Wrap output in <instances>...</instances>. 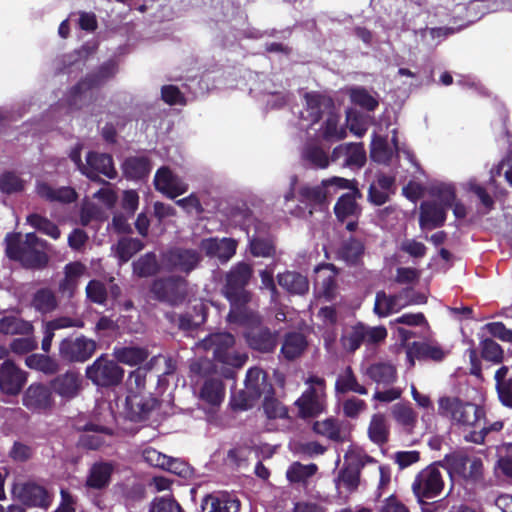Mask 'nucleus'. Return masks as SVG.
Wrapping results in <instances>:
<instances>
[{
	"instance_id": "nucleus-1",
	"label": "nucleus",
	"mask_w": 512,
	"mask_h": 512,
	"mask_svg": "<svg viewBox=\"0 0 512 512\" xmlns=\"http://www.w3.org/2000/svg\"><path fill=\"white\" fill-rule=\"evenodd\" d=\"M254 270L251 264L241 261L234 264L225 275L222 294L230 305L227 320L230 323L247 324L252 319L249 304L253 293L247 286L253 277Z\"/></svg>"
},
{
	"instance_id": "nucleus-2",
	"label": "nucleus",
	"mask_w": 512,
	"mask_h": 512,
	"mask_svg": "<svg viewBox=\"0 0 512 512\" xmlns=\"http://www.w3.org/2000/svg\"><path fill=\"white\" fill-rule=\"evenodd\" d=\"M4 242L7 257L23 267L41 269L48 264L49 258L45 252L48 243L34 232L27 233L24 239L21 233L10 232L6 234Z\"/></svg>"
},
{
	"instance_id": "nucleus-3",
	"label": "nucleus",
	"mask_w": 512,
	"mask_h": 512,
	"mask_svg": "<svg viewBox=\"0 0 512 512\" xmlns=\"http://www.w3.org/2000/svg\"><path fill=\"white\" fill-rule=\"evenodd\" d=\"M235 338L228 332L210 334L202 341V346L207 351H212L215 361L229 366L223 371L225 378H233V369H239L248 360L245 353H239L234 349Z\"/></svg>"
},
{
	"instance_id": "nucleus-4",
	"label": "nucleus",
	"mask_w": 512,
	"mask_h": 512,
	"mask_svg": "<svg viewBox=\"0 0 512 512\" xmlns=\"http://www.w3.org/2000/svg\"><path fill=\"white\" fill-rule=\"evenodd\" d=\"M438 415L452 424L475 427L485 420V409L481 405L462 400L458 396H442L438 399Z\"/></svg>"
},
{
	"instance_id": "nucleus-5",
	"label": "nucleus",
	"mask_w": 512,
	"mask_h": 512,
	"mask_svg": "<svg viewBox=\"0 0 512 512\" xmlns=\"http://www.w3.org/2000/svg\"><path fill=\"white\" fill-rule=\"evenodd\" d=\"M437 464L448 472L451 479L459 478L476 483L483 477V461L478 457L470 458L464 451L446 454Z\"/></svg>"
},
{
	"instance_id": "nucleus-6",
	"label": "nucleus",
	"mask_w": 512,
	"mask_h": 512,
	"mask_svg": "<svg viewBox=\"0 0 512 512\" xmlns=\"http://www.w3.org/2000/svg\"><path fill=\"white\" fill-rule=\"evenodd\" d=\"M85 376L97 387L111 388L122 383L124 369L107 354H101L86 367Z\"/></svg>"
},
{
	"instance_id": "nucleus-7",
	"label": "nucleus",
	"mask_w": 512,
	"mask_h": 512,
	"mask_svg": "<svg viewBox=\"0 0 512 512\" xmlns=\"http://www.w3.org/2000/svg\"><path fill=\"white\" fill-rule=\"evenodd\" d=\"M437 461L419 471L411 485L417 502L423 499H433L441 495L444 489V480Z\"/></svg>"
},
{
	"instance_id": "nucleus-8",
	"label": "nucleus",
	"mask_w": 512,
	"mask_h": 512,
	"mask_svg": "<svg viewBox=\"0 0 512 512\" xmlns=\"http://www.w3.org/2000/svg\"><path fill=\"white\" fill-rule=\"evenodd\" d=\"M97 342L83 334L70 335L62 339L58 345V356L63 362L85 363L95 354Z\"/></svg>"
},
{
	"instance_id": "nucleus-9",
	"label": "nucleus",
	"mask_w": 512,
	"mask_h": 512,
	"mask_svg": "<svg viewBox=\"0 0 512 512\" xmlns=\"http://www.w3.org/2000/svg\"><path fill=\"white\" fill-rule=\"evenodd\" d=\"M203 260L201 252L193 248L174 246L161 255L164 268L170 272H180L189 275L197 269Z\"/></svg>"
},
{
	"instance_id": "nucleus-10",
	"label": "nucleus",
	"mask_w": 512,
	"mask_h": 512,
	"mask_svg": "<svg viewBox=\"0 0 512 512\" xmlns=\"http://www.w3.org/2000/svg\"><path fill=\"white\" fill-rule=\"evenodd\" d=\"M150 292L160 302L171 305L182 303L187 295V281L181 276L171 275L153 280Z\"/></svg>"
},
{
	"instance_id": "nucleus-11",
	"label": "nucleus",
	"mask_w": 512,
	"mask_h": 512,
	"mask_svg": "<svg viewBox=\"0 0 512 512\" xmlns=\"http://www.w3.org/2000/svg\"><path fill=\"white\" fill-rule=\"evenodd\" d=\"M345 458L346 462L339 470L335 484L338 489L343 486L351 494L359 487L362 469L369 463H375L376 460L367 454L346 455Z\"/></svg>"
},
{
	"instance_id": "nucleus-12",
	"label": "nucleus",
	"mask_w": 512,
	"mask_h": 512,
	"mask_svg": "<svg viewBox=\"0 0 512 512\" xmlns=\"http://www.w3.org/2000/svg\"><path fill=\"white\" fill-rule=\"evenodd\" d=\"M117 66L113 61H107L100 65L94 72L88 73L69 89L68 98L70 103L85 94L86 92L103 86L116 74Z\"/></svg>"
},
{
	"instance_id": "nucleus-13",
	"label": "nucleus",
	"mask_w": 512,
	"mask_h": 512,
	"mask_svg": "<svg viewBox=\"0 0 512 512\" xmlns=\"http://www.w3.org/2000/svg\"><path fill=\"white\" fill-rule=\"evenodd\" d=\"M82 175L96 183H106L101 176L115 179L118 175L111 154L89 151L85 157V167Z\"/></svg>"
},
{
	"instance_id": "nucleus-14",
	"label": "nucleus",
	"mask_w": 512,
	"mask_h": 512,
	"mask_svg": "<svg viewBox=\"0 0 512 512\" xmlns=\"http://www.w3.org/2000/svg\"><path fill=\"white\" fill-rule=\"evenodd\" d=\"M22 405L31 412L47 413L55 407V399L50 383H31L23 393Z\"/></svg>"
},
{
	"instance_id": "nucleus-15",
	"label": "nucleus",
	"mask_w": 512,
	"mask_h": 512,
	"mask_svg": "<svg viewBox=\"0 0 512 512\" xmlns=\"http://www.w3.org/2000/svg\"><path fill=\"white\" fill-rule=\"evenodd\" d=\"M412 288L407 287L396 294H387L384 290L376 292L373 312L380 318L387 317L409 306L408 297Z\"/></svg>"
},
{
	"instance_id": "nucleus-16",
	"label": "nucleus",
	"mask_w": 512,
	"mask_h": 512,
	"mask_svg": "<svg viewBox=\"0 0 512 512\" xmlns=\"http://www.w3.org/2000/svg\"><path fill=\"white\" fill-rule=\"evenodd\" d=\"M13 493L19 501L28 507L48 508L52 501V495L48 490L35 482L16 484Z\"/></svg>"
},
{
	"instance_id": "nucleus-17",
	"label": "nucleus",
	"mask_w": 512,
	"mask_h": 512,
	"mask_svg": "<svg viewBox=\"0 0 512 512\" xmlns=\"http://www.w3.org/2000/svg\"><path fill=\"white\" fill-rule=\"evenodd\" d=\"M49 383L53 393L65 401L76 398L82 390L81 374L74 369H68L62 374H57Z\"/></svg>"
},
{
	"instance_id": "nucleus-18",
	"label": "nucleus",
	"mask_w": 512,
	"mask_h": 512,
	"mask_svg": "<svg viewBox=\"0 0 512 512\" xmlns=\"http://www.w3.org/2000/svg\"><path fill=\"white\" fill-rule=\"evenodd\" d=\"M154 184L156 190L170 199L186 193L189 188L188 184L167 166L160 167L156 171Z\"/></svg>"
},
{
	"instance_id": "nucleus-19",
	"label": "nucleus",
	"mask_w": 512,
	"mask_h": 512,
	"mask_svg": "<svg viewBox=\"0 0 512 512\" xmlns=\"http://www.w3.org/2000/svg\"><path fill=\"white\" fill-rule=\"evenodd\" d=\"M125 405L130 420L140 422L149 418L151 412L159 406V401L152 396L139 392H128Z\"/></svg>"
},
{
	"instance_id": "nucleus-20",
	"label": "nucleus",
	"mask_w": 512,
	"mask_h": 512,
	"mask_svg": "<svg viewBox=\"0 0 512 512\" xmlns=\"http://www.w3.org/2000/svg\"><path fill=\"white\" fill-rule=\"evenodd\" d=\"M238 242L233 238H207L200 243V248L208 257H216L221 262H227L236 253Z\"/></svg>"
},
{
	"instance_id": "nucleus-21",
	"label": "nucleus",
	"mask_w": 512,
	"mask_h": 512,
	"mask_svg": "<svg viewBox=\"0 0 512 512\" xmlns=\"http://www.w3.org/2000/svg\"><path fill=\"white\" fill-rule=\"evenodd\" d=\"M304 99L308 118L312 124L318 123L323 118L324 114L335 110L333 99L319 92H307L304 95Z\"/></svg>"
},
{
	"instance_id": "nucleus-22",
	"label": "nucleus",
	"mask_w": 512,
	"mask_h": 512,
	"mask_svg": "<svg viewBox=\"0 0 512 512\" xmlns=\"http://www.w3.org/2000/svg\"><path fill=\"white\" fill-rule=\"evenodd\" d=\"M447 208L436 201H423L420 204L419 226L421 229L442 227L447 218Z\"/></svg>"
},
{
	"instance_id": "nucleus-23",
	"label": "nucleus",
	"mask_w": 512,
	"mask_h": 512,
	"mask_svg": "<svg viewBox=\"0 0 512 512\" xmlns=\"http://www.w3.org/2000/svg\"><path fill=\"white\" fill-rule=\"evenodd\" d=\"M201 507L208 512H239L241 503L233 494L214 492L203 498Z\"/></svg>"
},
{
	"instance_id": "nucleus-24",
	"label": "nucleus",
	"mask_w": 512,
	"mask_h": 512,
	"mask_svg": "<svg viewBox=\"0 0 512 512\" xmlns=\"http://www.w3.org/2000/svg\"><path fill=\"white\" fill-rule=\"evenodd\" d=\"M115 464L110 461H98L90 467L85 486L94 490H102L109 486Z\"/></svg>"
},
{
	"instance_id": "nucleus-25",
	"label": "nucleus",
	"mask_w": 512,
	"mask_h": 512,
	"mask_svg": "<svg viewBox=\"0 0 512 512\" xmlns=\"http://www.w3.org/2000/svg\"><path fill=\"white\" fill-rule=\"evenodd\" d=\"M308 348L307 337L298 331H289L284 334L280 356L286 361H294L303 356Z\"/></svg>"
},
{
	"instance_id": "nucleus-26",
	"label": "nucleus",
	"mask_w": 512,
	"mask_h": 512,
	"mask_svg": "<svg viewBox=\"0 0 512 512\" xmlns=\"http://www.w3.org/2000/svg\"><path fill=\"white\" fill-rule=\"evenodd\" d=\"M328 196L329 191L326 185H324V180H322L319 185L311 186L309 184H303L297 189L298 202L310 208V214H312L314 208L325 205Z\"/></svg>"
},
{
	"instance_id": "nucleus-27",
	"label": "nucleus",
	"mask_w": 512,
	"mask_h": 512,
	"mask_svg": "<svg viewBox=\"0 0 512 512\" xmlns=\"http://www.w3.org/2000/svg\"><path fill=\"white\" fill-rule=\"evenodd\" d=\"M406 354L411 367L415 365V359L439 362L446 355L441 346L419 341H414L408 345Z\"/></svg>"
},
{
	"instance_id": "nucleus-28",
	"label": "nucleus",
	"mask_w": 512,
	"mask_h": 512,
	"mask_svg": "<svg viewBox=\"0 0 512 512\" xmlns=\"http://www.w3.org/2000/svg\"><path fill=\"white\" fill-rule=\"evenodd\" d=\"M345 156L344 164L348 167H362L366 163V152L363 143H346L336 146L331 154V161Z\"/></svg>"
},
{
	"instance_id": "nucleus-29",
	"label": "nucleus",
	"mask_w": 512,
	"mask_h": 512,
	"mask_svg": "<svg viewBox=\"0 0 512 512\" xmlns=\"http://www.w3.org/2000/svg\"><path fill=\"white\" fill-rule=\"evenodd\" d=\"M249 347L261 353L273 352L278 343V333L267 327L253 329L246 334Z\"/></svg>"
},
{
	"instance_id": "nucleus-30",
	"label": "nucleus",
	"mask_w": 512,
	"mask_h": 512,
	"mask_svg": "<svg viewBox=\"0 0 512 512\" xmlns=\"http://www.w3.org/2000/svg\"><path fill=\"white\" fill-rule=\"evenodd\" d=\"M151 169V161L144 155L127 157L122 164L123 175L128 180H144Z\"/></svg>"
},
{
	"instance_id": "nucleus-31",
	"label": "nucleus",
	"mask_w": 512,
	"mask_h": 512,
	"mask_svg": "<svg viewBox=\"0 0 512 512\" xmlns=\"http://www.w3.org/2000/svg\"><path fill=\"white\" fill-rule=\"evenodd\" d=\"M85 266L81 262H70L64 267V278L59 282V292L72 298L78 287L79 278L84 274Z\"/></svg>"
},
{
	"instance_id": "nucleus-32",
	"label": "nucleus",
	"mask_w": 512,
	"mask_h": 512,
	"mask_svg": "<svg viewBox=\"0 0 512 512\" xmlns=\"http://www.w3.org/2000/svg\"><path fill=\"white\" fill-rule=\"evenodd\" d=\"M280 287L292 295H305L309 291V280L306 276L296 271H285L277 275Z\"/></svg>"
},
{
	"instance_id": "nucleus-33",
	"label": "nucleus",
	"mask_w": 512,
	"mask_h": 512,
	"mask_svg": "<svg viewBox=\"0 0 512 512\" xmlns=\"http://www.w3.org/2000/svg\"><path fill=\"white\" fill-rule=\"evenodd\" d=\"M365 375L377 384L389 386L397 380V369L389 362H377L366 368Z\"/></svg>"
},
{
	"instance_id": "nucleus-34",
	"label": "nucleus",
	"mask_w": 512,
	"mask_h": 512,
	"mask_svg": "<svg viewBox=\"0 0 512 512\" xmlns=\"http://www.w3.org/2000/svg\"><path fill=\"white\" fill-rule=\"evenodd\" d=\"M199 398L211 407H219L225 398V385L220 379L208 378L200 389Z\"/></svg>"
},
{
	"instance_id": "nucleus-35",
	"label": "nucleus",
	"mask_w": 512,
	"mask_h": 512,
	"mask_svg": "<svg viewBox=\"0 0 512 512\" xmlns=\"http://www.w3.org/2000/svg\"><path fill=\"white\" fill-rule=\"evenodd\" d=\"M113 356L117 363L128 366H137L142 364L149 357L148 349L136 346L114 347Z\"/></svg>"
},
{
	"instance_id": "nucleus-36",
	"label": "nucleus",
	"mask_w": 512,
	"mask_h": 512,
	"mask_svg": "<svg viewBox=\"0 0 512 512\" xmlns=\"http://www.w3.org/2000/svg\"><path fill=\"white\" fill-rule=\"evenodd\" d=\"M25 364L28 368L43 373L44 375H56L61 370L58 359L46 354H31L26 357Z\"/></svg>"
},
{
	"instance_id": "nucleus-37",
	"label": "nucleus",
	"mask_w": 512,
	"mask_h": 512,
	"mask_svg": "<svg viewBox=\"0 0 512 512\" xmlns=\"http://www.w3.org/2000/svg\"><path fill=\"white\" fill-rule=\"evenodd\" d=\"M38 195L50 202L72 203L77 199L76 191L71 187L53 188L48 183H41L37 186Z\"/></svg>"
},
{
	"instance_id": "nucleus-38",
	"label": "nucleus",
	"mask_w": 512,
	"mask_h": 512,
	"mask_svg": "<svg viewBox=\"0 0 512 512\" xmlns=\"http://www.w3.org/2000/svg\"><path fill=\"white\" fill-rule=\"evenodd\" d=\"M369 439L378 446L388 443L390 437V426L384 414H373L368 426Z\"/></svg>"
},
{
	"instance_id": "nucleus-39",
	"label": "nucleus",
	"mask_w": 512,
	"mask_h": 512,
	"mask_svg": "<svg viewBox=\"0 0 512 512\" xmlns=\"http://www.w3.org/2000/svg\"><path fill=\"white\" fill-rule=\"evenodd\" d=\"M313 431L329 440L337 443H344L347 441L346 434L343 433L341 423L338 419L330 417L322 421H315L313 423Z\"/></svg>"
},
{
	"instance_id": "nucleus-40",
	"label": "nucleus",
	"mask_w": 512,
	"mask_h": 512,
	"mask_svg": "<svg viewBox=\"0 0 512 512\" xmlns=\"http://www.w3.org/2000/svg\"><path fill=\"white\" fill-rule=\"evenodd\" d=\"M335 390L340 394H346L349 392L357 393L360 395L368 394V389L358 382L351 366H347L343 373L338 375L335 382Z\"/></svg>"
},
{
	"instance_id": "nucleus-41",
	"label": "nucleus",
	"mask_w": 512,
	"mask_h": 512,
	"mask_svg": "<svg viewBox=\"0 0 512 512\" xmlns=\"http://www.w3.org/2000/svg\"><path fill=\"white\" fill-rule=\"evenodd\" d=\"M302 159L315 169H326L331 160L328 153L317 143L308 142L302 149Z\"/></svg>"
},
{
	"instance_id": "nucleus-42",
	"label": "nucleus",
	"mask_w": 512,
	"mask_h": 512,
	"mask_svg": "<svg viewBox=\"0 0 512 512\" xmlns=\"http://www.w3.org/2000/svg\"><path fill=\"white\" fill-rule=\"evenodd\" d=\"M340 116L332 110L320 128V137L326 142H335L347 136L346 129L339 127Z\"/></svg>"
},
{
	"instance_id": "nucleus-43",
	"label": "nucleus",
	"mask_w": 512,
	"mask_h": 512,
	"mask_svg": "<svg viewBox=\"0 0 512 512\" xmlns=\"http://www.w3.org/2000/svg\"><path fill=\"white\" fill-rule=\"evenodd\" d=\"M82 430L85 433L79 437L78 446L88 450H97L104 444L102 436L91 435L89 432L110 434L109 428L94 423L85 424Z\"/></svg>"
},
{
	"instance_id": "nucleus-44",
	"label": "nucleus",
	"mask_w": 512,
	"mask_h": 512,
	"mask_svg": "<svg viewBox=\"0 0 512 512\" xmlns=\"http://www.w3.org/2000/svg\"><path fill=\"white\" fill-rule=\"evenodd\" d=\"M34 328L31 322L14 315L0 318V333L5 335H30Z\"/></svg>"
},
{
	"instance_id": "nucleus-45",
	"label": "nucleus",
	"mask_w": 512,
	"mask_h": 512,
	"mask_svg": "<svg viewBox=\"0 0 512 512\" xmlns=\"http://www.w3.org/2000/svg\"><path fill=\"white\" fill-rule=\"evenodd\" d=\"M133 273L140 278L155 276L160 271V264L154 252L141 255L132 263Z\"/></svg>"
},
{
	"instance_id": "nucleus-46",
	"label": "nucleus",
	"mask_w": 512,
	"mask_h": 512,
	"mask_svg": "<svg viewBox=\"0 0 512 512\" xmlns=\"http://www.w3.org/2000/svg\"><path fill=\"white\" fill-rule=\"evenodd\" d=\"M31 306L41 314L54 311L58 306L55 293L50 288H40L32 296Z\"/></svg>"
},
{
	"instance_id": "nucleus-47",
	"label": "nucleus",
	"mask_w": 512,
	"mask_h": 512,
	"mask_svg": "<svg viewBox=\"0 0 512 512\" xmlns=\"http://www.w3.org/2000/svg\"><path fill=\"white\" fill-rule=\"evenodd\" d=\"M363 243L355 237L345 240L338 250V256L349 265H356L364 253Z\"/></svg>"
},
{
	"instance_id": "nucleus-48",
	"label": "nucleus",
	"mask_w": 512,
	"mask_h": 512,
	"mask_svg": "<svg viewBox=\"0 0 512 512\" xmlns=\"http://www.w3.org/2000/svg\"><path fill=\"white\" fill-rule=\"evenodd\" d=\"M266 386V374L260 368L254 367L247 371L245 388L249 397L256 399L261 397Z\"/></svg>"
},
{
	"instance_id": "nucleus-49",
	"label": "nucleus",
	"mask_w": 512,
	"mask_h": 512,
	"mask_svg": "<svg viewBox=\"0 0 512 512\" xmlns=\"http://www.w3.org/2000/svg\"><path fill=\"white\" fill-rule=\"evenodd\" d=\"M334 214L338 221L345 222L346 219L358 214V204L354 193H345L341 195L335 206Z\"/></svg>"
},
{
	"instance_id": "nucleus-50",
	"label": "nucleus",
	"mask_w": 512,
	"mask_h": 512,
	"mask_svg": "<svg viewBox=\"0 0 512 512\" xmlns=\"http://www.w3.org/2000/svg\"><path fill=\"white\" fill-rule=\"evenodd\" d=\"M300 415L304 418L314 417L322 411V405L318 399L316 391L311 388L296 401Z\"/></svg>"
},
{
	"instance_id": "nucleus-51",
	"label": "nucleus",
	"mask_w": 512,
	"mask_h": 512,
	"mask_svg": "<svg viewBox=\"0 0 512 512\" xmlns=\"http://www.w3.org/2000/svg\"><path fill=\"white\" fill-rule=\"evenodd\" d=\"M144 248V243L138 238H121L116 245V255L120 262H128L136 253Z\"/></svg>"
},
{
	"instance_id": "nucleus-52",
	"label": "nucleus",
	"mask_w": 512,
	"mask_h": 512,
	"mask_svg": "<svg viewBox=\"0 0 512 512\" xmlns=\"http://www.w3.org/2000/svg\"><path fill=\"white\" fill-rule=\"evenodd\" d=\"M317 470L318 466L314 463L304 465L300 462H294L289 466L286 477L291 483H305L316 474Z\"/></svg>"
},
{
	"instance_id": "nucleus-53",
	"label": "nucleus",
	"mask_w": 512,
	"mask_h": 512,
	"mask_svg": "<svg viewBox=\"0 0 512 512\" xmlns=\"http://www.w3.org/2000/svg\"><path fill=\"white\" fill-rule=\"evenodd\" d=\"M349 97L353 104L368 112L375 111L379 106V101L364 87L351 88L349 91Z\"/></svg>"
},
{
	"instance_id": "nucleus-54",
	"label": "nucleus",
	"mask_w": 512,
	"mask_h": 512,
	"mask_svg": "<svg viewBox=\"0 0 512 512\" xmlns=\"http://www.w3.org/2000/svg\"><path fill=\"white\" fill-rule=\"evenodd\" d=\"M480 356L493 364H500L504 359L502 347L492 338L482 339L479 343Z\"/></svg>"
},
{
	"instance_id": "nucleus-55",
	"label": "nucleus",
	"mask_w": 512,
	"mask_h": 512,
	"mask_svg": "<svg viewBox=\"0 0 512 512\" xmlns=\"http://www.w3.org/2000/svg\"><path fill=\"white\" fill-rule=\"evenodd\" d=\"M27 223L53 239H58L61 235L59 227L54 222L40 214L33 213L28 215Z\"/></svg>"
},
{
	"instance_id": "nucleus-56",
	"label": "nucleus",
	"mask_w": 512,
	"mask_h": 512,
	"mask_svg": "<svg viewBox=\"0 0 512 512\" xmlns=\"http://www.w3.org/2000/svg\"><path fill=\"white\" fill-rule=\"evenodd\" d=\"M430 196L439 200L438 204L445 206L447 209L451 208L456 200V190L451 184H437L430 187Z\"/></svg>"
},
{
	"instance_id": "nucleus-57",
	"label": "nucleus",
	"mask_w": 512,
	"mask_h": 512,
	"mask_svg": "<svg viewBox=\"0 0 512 512\" xmlns=\"http://www.w3.org/2000/svg\"><path fill=\"white\" fill-rule=\"evenodd\" d=\"M391 413L395 421L405 428L411 429L417 422V415L409 404L397 403Z\"/></svg>"
},
{
	"instance_id": "nucleus-58",
	"label": "nucleus",
	"mask_w": 512,
	"mask_h": 512,
	"mask_svg": "<svg viewBox=\"0 0 512 512\" xmlns=\"http://www.w3.org/2000/svg\"><path fill=\"white\" fill-rule=\"evenodd\" d=\"M250 253L255 257H273L275 246L271 239L253 236L249 240Z\"/></svg>"
},
{
	"instance_id": "nucleus-59",
	"label": "nucleus",
	"mask_w": 512,
	"mask_h": 512,
	"mask_svg": "<svg viewBox=\"0 0 512 512\" xmlns=\"http://www.w3.org/2000/svg\"><path fill=\"white\" fill-rule=\"evenodd\" d=\"M362 344H366L365 324L358 322L344 338V346L350 352H354L359 349Z\"/></svg>"
},
{
	"instance_id": "nucleus-60",
	"label": "nucleus",
	"mask_w": 512,
	"mask_h": 512,
	"mask_svg": "<svg viewBox=\"0 0 512 512\" xmlns=\"http://www.w3.org/2000/svg\"><path fill=\"white\" fill-rule=\"evenodd\" d=\"M87 299L93 303L104 305L107 300V289L103 282L93 279L86 286Z\"/></svg>"
},
{
	"instance_id": "nucleus-61",
	"label": "nucleus",
	"mask_w": 512,
	"mask_h": 512,
	"mask_svg": "<svg viewBox=\"0 0 512 512\" xmlns=\"http://www.w3.org/2000/svg\"><path fill=\"white\" fill-rule=\"evenodd\" d=\"M263 409L269 419H283L288 415L287 408L274 397H265Z\"/></svg>"
},
{
	"instance_id": "nucleus-62",
	"label": "nucleus",
	"mask_w": 512,
	"mask_h": 512,
	"mask_svg": "<svg viewBox=\"0 0 512 512\" xmlns=\"http://www.w3.org/2000/svg\"><path fill=\"white\" fill-rule=\"evenodd\" d=\"M391 150L385 139L379 138L372 142L370 157L378 163H387L391 159Z\"/></svg>"
},
{
	"instance_id": "nucleus-63",
	"label": "nucleus",
	"mask_w": 512,
	"mask_h": 512,
	"mask_svg": "<svg viewBox=\"0 0 512 512\" xmlns=\"http://www.w3.org/2000/svg\"><path fill=\"white\" fill-rule=\"evenodd\" d=\"M23 190L22 180L13 172H5L0 176V191L12 194Z\"/></svg>"
},
{
	"instance_id": "nucleus-64",
	"label": "nucleus",
	"mask_w": 512,
	"mask_h": 512,
	"mask_svg": "<svg viewBox=\"0 0 512 512\" xmlns=\"http://www.w3.org/2000/svg\"><path fill=\"white\" fill-rule=\"evenodd\" d=\"M179 503L172 498H156L150 506L149 512H182Z\"/></svg>"
}]
</instances>
